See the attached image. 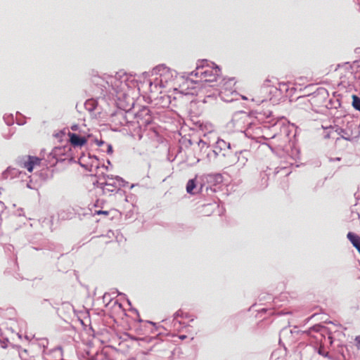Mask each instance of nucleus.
<instances>
[{
  "instance_id": "nucleus-1",
  "label": "nucleus",
  "mask_w": 360,
  "mask_h": 360,
  "mask_svg": "<svg viewBox=\"0 0 360 360\" xmlns=\"http://www.w3.org/2000/svg\"><path fill=\"white\" fill-rule=\"evenodd\" d=\"M225 129L228 133L240 132L245 136L256 139L262 127L250 121L248 112L240 110L235 112L231 119L226 124Z\"/></svg>"
},
{
  "instance_id": "nucleus-2",
  "label": "nucleus",
  "mask_w": 360,
  "mask_h": 360,
  "mask_svg": "<svg viewBox=\"0 0 360 360\" xmlns=\"http://www.w3.org/2000/svg\"><path fill=\"white\" fill-rule=\"evenodd\" d=\"M255 117L264 123V127H266V131H270L271 139L276 137L287 136L288 135V126L286 124V120L283 117L278 118L276 120L272 117V111L255 110Z\"/></svg>"
},
{
  "instance_id": "nucleus-3",
  "label": "nucleus",
  "mask_w": 360,
  "mask_h": 360,
  "mask_svg": "<svg viewBox=\"0 0 360 360\" xmlns=\"http://www.w3.org/2000/svg\"><path fill=\"white\" fill-rule=\"evenodd\" d=\"M151 75H155L156 77L153 81L148 79L146 82L150 91H156L159 89L172 88V82L176 78L177 72L165 64H160L152 70Z\"/></svg>"
},
{
  "instance_id": "nucleus-4",
  "label": "nucleus",
  "mask_w": 360,
  "mask_h": 360,
  "mask_svg": "<svg viewBox=\"0 0 360 360\" xmlns=\"http://www.w3.org/2000/svg\"><path fill=\"white\" fill-rule=\"evenodd\" d=\"M191 76L194 75L196 77H200V81L203 79L205 82H214L221 79V69L212 61L206 59L198 60L196 65V68L190 74Z\"/></svg>"
},
{
  "instance_id": "nucleus-5",
  "label": "nucleus",
  "mask_w": 360,
  "mask_h": 360,
  "mask_svg": "<svg viewBox=\"0 0 360 360\" xmlns=\"http://www.w3.org/2000/svg\"><path fill=\"white\" fill-rule=\"evenodd\" d=\"M238 153L236 145L221 138H218L212 146L213 158L222 159L225 165H231L235 163Z\"/></svg>"
},
{
  "instance_id": "nucleus-6",
  "label": "nucleus",
  "mask_w": 360,
  "mask_h": 360,
  "mask_svg": "<svg viewBox=\"0 0 360 360\" xmlns=\"http://www.w3.org/2000/svg\"><path fill=\"white\" fill-rule=\"evenodd\" d=\"M128 182L119 176L105 175L103 181L99 179L94 183V186L102 191L103 194L112 193L124 194L122 187H125Z\"/></svg>"
},
{
  "instance_id": "nucleus-7",
  "label": "nucleus",
  "mask_w": 360,
  "mask_h": 360,
  "mask_svg": "<svg viewBox=\"0 0 360 360\" xmlns=\"http://www.w3.org/2000/svg\"><path fill=\"white\" fill-rule=\"evenodd\" d=\"M96 88L101 90V97H105L110 94L114 96V93H122L124 87L127 86L125 82L120 81L114 77H110L109 81H105L101 78H97Z\"/></svg>"
},
{
  "instance_id": "nucleus-8",
  "label": "nucleus",
  "mask_w": 360,
  "mask_h": 360,
  "mask_svg": "<svg viewBox=\"0 0 360 360\" xmlns=\"http://www.w3.org/2000/svg\"><path fill=\"white\" fill-rule=\"evenodd\" d=\"M340 71V84L344 86H351L354 80V67L349 63H345L338 65Z\"/></svg>"
},
{
  "instance_id": "nucleus-9",
  "label": "nucleus",
  "mask_w": 360,
  "mask_h": 360,
  "mask_svg": "<svg viewBox=\"0 0 360 360\" xmlns=\"http://www.w3.org/2000/svg\"><path fill=\"white\" fill-rule=\"evenodd\" d=\"M186 192L191 195H195L198 193H203L204 188H205L207 193L209 189L212 192H215L216 191L215 188H212V186H205L202 176L198 179L195 178L189 179L186 184Z\"/></svg>"
},
{
  "instance_id": "nucleus-10",
  "label": "nucleus",
  "mask_w": 360,
  "mask_h": 360,
  "mask_svg": "<svg viewBox=\"0 0 360 360\" xmlns=\"http://www.w3.org/2000/svg\"><path fill=\"white\" fill-rule=\"evenodd\" d=\"M278 89L268 84H264L261 86L257 94L252 98V101L257 105L267 103L271 99V95L276 93Z\"/></svg>"
},
{
  "instance_id": "nucleus-11",
  "label": "nucleus",
  "mask_w": 360,
  "mask_h": 360,
  "mask_svg": "<svg viewBox=\"0 0 360 360\" xmlns=\"http://www.w3.org/2000/svg\"><path fill=\"white\" fill-rule=\"evenodd\" d=\"M234 79H229L228 82H225L221 89L220 93H221V97L223 101H224L226 103H231L233 101H238L240 98L243 100H247L248 98L244 96H240L239 94H238L236 91H230V97L226 98V96H228L227 92L228 87L231 86L232 84H234Z\"/></svg>"
},
{
  "instance_id": "nucleus-12",
  "label": "nucleus",
  "mask_w": 360,
  "mask_h": 360,
  "mask_svg": "<svg viewBox=\"0 0 360 360\" xmlns=\"http://www.w3.org/2000/svg\"><path fill=\"white\" fill-rule=\"evenodd\" d=\"M335 131L337 135H340L342 139L349 141L357 137L359 134L357 125L354 123L350 124L349 127L346 129H342L337 125Z\"/></svg>"
},
{
  "instance_id": "nucleus-13",
  "label": "nucleus",
  "mask_w": 360,
  "mask_h": 360,
  "mask_svg": "<svg viewBox=\"0 0 360 360\" xmlns=\"http://www.w3.org/2000/svg\"><path fill=\"white\" fill-rule=\"evenodd\" d=\"M68 151V147H55L53 148L51 152L49 153L48 156V160L49 162L51 161V160H55L56 161L53 162V165H55L58 162H61L65 160V158H63L62 157L63 155H65L66 152Z\"/></svg>"
},
{
  "instance_id": "nucleus-14",
  "label": "nucleus",
  "mask_w": 360,
  "mask_h": 360,
  "mask_svg": "<svg viewBox=\"0 0 360 360\" xmlns=\"http://www.w3.org/2000/svg\"><path fill=\"white\" fill-rule=\"evenodd\" d=\"M137 122L140 127L148 126L152 122V117L150 115V110L147 108H143L136 114Z\"/></svg>"
},
{
  "instance_id": "nucleus-15",
  "label": "nucleus",
  "mask_w": 360,
  "mask_h": 360,
  "mask_svg": "<svg viewBox=\"0 0 360 360\" xmlns=\"http://www.w3.org/2000/svg\"><path fill=\"white\" fill-rule=\"evenodd\" d=\"M178 318L188 319L191 322L194 321V318L188 313L184 312L181 309L176 311L173 315L174 326L177 328L176 325L183 326L184 327L187 326L184 322L178 321Z\"/></svg>"
},
{
  "instance_id": "nucleus-16",
  "label": "nucleus",
  "mask_w": 360,
  "mask_h": 360,
  "mask_svg": "<svg viewBox=\"0 0 360 360\" xmlns=\"http://www.w3.org/2000/svg\"><path fill=\"white\" fill-rule=\"evenodd\" d=\"M197 143L200 149L201 157L206 156L209 160H211L213 158L212 147L211 148L207 143L202 139H200Z\"/></svg>"
},
{
  "instance_id": "nucleus-17",
  "label": "nucleus",
  "mask_w": 360,
  "mask_h": 360,
  "mask_svg": "<svg viewBox=\"0 0 360 360\" xmlns=\"http://www.w3.org/2000/svg\"><path fill=\"white\" fill-rule=\"evenodd\" d=\"M69 141L74 147H81L85 145L87 142V139L85 136H82L75 133H69Z\"/></svg>"
},
{
  "instance_id": "nucleus-18",
  "label": "nucleus",
  "mask_w": 360,
  "mask_h": 360,
  "mask_svg": "<svg viewBox=\"0 0 360 360\" xmlns=\"http://www.w3.org/2000/svg\"><path fill=\"white\" fill-rule=\"evenodd\" d=\"M238 153L236 155V160L235 162L238 163V167H243L251 156L250 151L248 150H238Z\"/></svg>"
},
{
  "instance_id": "nucleus-19",
  "label": "nucleus",
  "mask_w": 360,
  "mask_h": 360,
  "mask_svg": "<svg viewBox=\"0 0 360 360\" xmlns=\"http://www.w3.org/2000/svg\"><path fill=\"white\" fill-rule=\"evenodd\" d=\"M204 178V183L205 182L217 186L223 181V176L221 174H209L202 176Z\"/></svg>"
},
{
  "instance_id": "nucleus-20",
  "label": "nucleus",
  "mask_w": 360,
  "mask_h": 360,
  "mask_svg": "<svg viewBox=\"0 0 360 360\" xmlns=\"http://www.w3.org/2000/svg\"><path fill=\"white\" fill-rule=\"evenodd\" d=\"M269 174L266 173V171L260 172L259 179L256 184V188L257 190H263L268 186Z\"/></svg>"
},
{
  "instance_id": "nucleus-21",
  "label": "nucleus",
  "mask_w": 360,
  "mask_h": 360,
  "mask_svg": "<svg viewBox=\"0 0 360 360\" xmlns=\"http://www.w3.org/2000/svg\"><path fill=\"white\" fill-rule=\"evenodd\" d=\"M22 172L14 167H8L3 173L2 178L4 179H13L19 177Z\"/></svg>"
},
{
  "instance_id": "nucleus-22",
  "label": "nucleus",
  "mask_w": 360,
  "mask_h": 360,
  "mask_svg": "<svg viewBox=\"0 0 360 360\" xmlns=\"http://www.w3.org/2000/svg\"><path fill=\"white\" fill-rule=\"evenodd\" d=\"M347 238L360 254V236L353 232H349Z\"/></svg>"
},
{
  "instance_id": "nucleus-23",
  "label": "nucleus",
  "mask_w": 360,
  "mask_h": 360,
  "mask_svg": "<svg viewBox=\"0 0 360 360\" xmlns=\"http://www.w3.org/2000/svg\"><path fill=\"white\" fill-rule=\"evenodd\" d=\"M322 127L324 129L323 136L325 139H336L335 135L336 134L335 127H337V125H329L328 127Z\"/></svg>"
},
{
  "instance_id": "nucleus-24",
  "label": "nucleus",
  "mask_w": 360,
  "mask_h": 360,
  "mask_svg": "<svg viewBox=\"0 0 360 360\" xmlns=\"http://www.w3.org/2000/svg\"><path fill=\"white\" fill-rule=\"evenodd\" d=\"M33 249L36 250H43V249H47L49 250H53L55 248V245L53 243H51L47 241L43 242L38 247H32Z\"/></svg>"
},
{
  "instance_id": "nucleus-25",
  "label": "nucleus",
  "mask_w": 360,
  "mask_h": 360,
  "mask_svg": "<svg viewBox=\"0 0 360 360\" xmlns=\"http://www.w3.org/2000/svg\"><path fill=\"white\" fill-rule=\"evenodd\" d=\"M96 105L97 103L94 99L87 100L84 103L85 108L89 111H94L96 109Z\"/></svg>"
},
{
  "instance_id": "nucleus-26",
  "label": "nucleus",
  "mask_w": 360,
  "mask_h": 360,
  "mask_svg": "<svg viewBox=\"0 0 360 360\" xmlns=\"http://www.w3.org/2000/svg\"><path fill=\"white\" fill-rule=\"evenodd\" d=\"M296 328L297 327H295L294 330H292L290 328H283L280 333V340L281 339V338H285L288 334L292 335L294 333H299V331L295 330Z\"/></svg>"
},
{
  "instance_id": "nucleus-27",
  "label": "nucleus",
  "mask_w": 360,
  "mask_h": 360,
  "mask_svg": "<svg viewBox=\"0 0 360 360\" xmlns=\"http://www.w3.org/2000/svg\"><path fill=\"white\" fill-rule=\"evenodd\" d=\"M280 172H282L285 176H288L291 173V171L285 166H278L275 169V174H278Z\"/></svg>"
},
{
  "instance_id": "nucleus-28",
  "label": "nucleus",
  "mask_w": 360,
  "mask_h": 360,
  "mask_svg": "<svg viewBox=\"0 0 360 360\" xmlns=\"http://www.w3.org/2000/svg\"><path fill=\"white\" fill-rule=\"evenodd\" d=\"M84 155H82L79 159L78 163L82 167L85 168L86 170L91 171V167L94 166L93 164L89 165L85 163L84 160Z\"/></svg>"
},
{
  "instance_id": "nucleus-29",
  "label": "nucleus",
  "mask_w": 360,
  "mask_h": 360,
  "mask_svg": "<svg viewBox=\"0 0 360 360\" xmlns=\"http://www.w3.org/2000/svg\"><path fill=\"white\" fill-rule=\"evenodd\" d=\"M352 106L355 110L360 111V98L356 95H352Z\"/></svg>"
},
{
  "instance_id": "nucleus-30",
  "label": "nucleus",
  "mask_w": 360,
  "mask_h": 360,
  "mask_svg": "<svg viewBox=\"0 0 360 360\" xmlns=\"http://www.w3.org/2000/svg\"><path fill=\"white\" fill-rule=\"evenodd\" d=\"M4 120L8 126H11L14 123V117L13 114H6L4 115Z\"/></svg>"
},
{
  "instance_id": "nucleus-31",
  "label": "nucleus",
  "mask_w": 360,
  "mask_h": 360,
  "mask_svg": "<svg viewBox=\"0 0 360 360\" xmlns=\"http://www.w3.org/2000/svg\"><path fill=\"white\" fill-rule=\"evenodd\" d=\"M322 328V326L317 324L304 331L303 333L310 335L311 332H319Z\"/></svg>"
},
{
  "instance_id": "nucleus-32",
  "label": "nucleus",
  "mask_w": 360,
  "mask_h": 360,
  "mask_svg": "<svg viewBox=\"0 0 360 360\" xmlns=\"http://www.w3.org/2000/svg\"><path fill=\"white\" fill-rule=\"evenodd\" d=\"M34 167V163H33L32 161L29 159H27V160L23 163V167L26 168L30 172L33 171Z\"/></svg>"
},
{
  "instance_id": "nucleus-33",
  "label": "nucleus",
  "mask_w": 360,
  "mask_h": 360,
  "mask_svg": "<svg viewBox=\"0 0 360 360\" xmlns=\"http://www.w3.org/2000/svg\"><path fill=\"white\" fill-rule=\"evenodd\" d=\"M317 352L319 355L321 356H323L324 357H326V358H328V359H330V356H329V353L328 352H326L324 350V347L323 346H320L318 349H317Z\"/></svg>"
},
{
  "instance_id": "nucleus-34",
  "label": "nucleus",
  "mask_w": 360,
  "mask_h": 360,
  "mask_svg": "<svg viewBox=\"0 0 360 360\" xmlns=\"http://www.w3.org/2000/svg\"><path fill=\"white\" fill-rule=\"evenodd\" d=\"M264 134L261 136H259V134H258L257 135L258 137L256 139H259V138H262L264 139H271L270 136L272 134L271 132L270 131H266V129H267L266 127H264ZM259 132H261V131ZM259 134H260V133H259Z\"/></svg>"
},
{
  "instance_id": "nucleus-35",
  "label": "nucleus",
  "mask_w": 360,
  "mask_h": 360,
  "mask_svg": "<svg viewBox=\"0 0 360 360\" xmlns=\"http://www.w3.org/2000/svg\"><path fill=\"white\" fill-rule=\"evenodd\" d=\"M18 353L21 360H28V354L27 349H21L19 350Z\"/></svg>"
},
{
  "instance_id": "nucleus-36",
  "label": "nucleus",
  "mask_w": 360,
  "mask_h": 360,
  "mask_svg": "<svg viewBox=\"0 0 360 360\" xmlns=\"http://www.w3.org/2000/svg\"><path fill=\"white\" fill-rule=\"evenodd\" d=\"M27 159L32 161V162L34 163V166L39 165V163L41 162V159L37 157H35V156L28 155Z\"/></svg>"
},
{
  "instance_id": "nucleus-37",
  "label": "nucleus",
  "mask_w": 360,
  "mask_h": 360,
  "mask_svg": "<svg viewBox=\"0 0 360 360\" xmlns=\"http://www.w3.org/2000/svg\"><path fill=\"white\" fill-rule=\"evenodd\" d=\"M9 341L7 338L0 339V347L3 349H6L8 346Z\"/></svg>"
},
{
  "instance_id": "nucleus-38",
  "label": "nucleus",
  "mask_w": 360,
  "mask_h": 360,
  "mask_svg": "<svg viewBox=\"0 0 360 360\" xmlns=\"http://www.w3.org/2000/svg\"><path fill=\"white\" fill-rule=\"evenodd\" d=\"M105 146H106V150H105L106 153L108 154H112L113 152L112 145L110 143H106Z\"/></svg>"
},
{
  "instance_id": "nucleus-39",
  "label": "nucleus",
  "mask_w": 360,
  "mask_h": 360,
  "mask_svg": "<svg viewBox=\"0 0 360 360\" xmlns=\"http://www.w3.org/2000/svg\"><path fill=\"white\" fill-rule=\"evenodd\" d=\"M14 131H13L12 129H9V132L8 134H4L3 136L4 139H10L11 138V136L13 135L14 134Z\"/></svg>"
},
{
  "instance_id": "nucleus-40",
  "label": "nucleus",
  "mask_w": 360,
  "mask_h": 360,
  "mask_svg": "<svg viewBox=\"0 0 360 360\" xmlns=\"http://www.w3.org/2000/svg\"><path fill=\"white\" fill-rule=\"evenodd\" d=\"M95 142H96L97 146H101V147L106 145L105 141H103V140H98V139H95Z\"/></svg>"
},
{
  "instance_id": "nucleus-41",
  "label": "nucleus",
  "mask_w": 360,
  "mask_h": 360,
  "mask_svg": "<svg viewBox=\"0 0 360 360\" xmlns=\"http://www.w3.org/2000/svg\"><path fill=\"white\" fill-rule=\"evenodd\" d=\"M356 346L358 349L360 348V335H358L355 338Z\"/></svg>"
},
{
  "instance_id": "nucleus-42",
  "label": "nucleus",
  "mask_w": 360,
  "mask_h": 360,
  "mask_svg": "<svg viewBox=\"0 0 360 360\" xmlns=\"http://www.w3.org/2000/svg\"><path fill=\"white\" fill-rule=\"evenodd\" d=\"M16 123L18 124V125H23L25 124V121H22V120H18V119H16Z\"/></svg>"
},
{
  "instance_id": "nucleus-43",
  "label": "nucleus",
  "mask_w": 360,
  "mask_h": 360,
  "mask_svg": "<svg viewBox=\"0 0 360 360\" xmlns=\"http://www.w3.org/2000/svg\"><path fill=\"white\" fill-rule=\"evenodd\" d=\"M115 194L119 195L120 198H124L125 201H127L124 191V194H122V193H115Z\"/></svg>"
},
{
  "instance_id": "nucleus-44",
  "label": "nucleus",
  "mask_w": 360,
  "mask_h": 360,
  "mask_svg": "<svg viewBox=\"0 0 360 360\" xmlns=\"http://www.w3.org/2000/svg\"><path fill=\"white\" fill-rule=\"evenodd\" d=\"M27 187L30 189H34V187L32 186L31 181L27 184Z\"/></svg>"
},
{
  "instance_id": "nucleus-45",
  "label": "nucleus",
  "mask_w": 360,
  "mask_h": 360,
  "mask_svg": "<svg viewBox=\"0 0 360 360\" xmlns=\"http://www.w3.org/2000/svg\"><path fill=\"white\" fill-rule=\"evenodd\" d=\"M179 228H182L183 229H184L185 228H186V226L184 224H178L175 227V230H178V229Z\"/></svg>"
},
{
  "instance_id": "nucleus-46",
  "label": "nucleus",
  "mask_w": 360,
  "mask_h": 360,
  "mask_svg": "<svg viewBox=\"0 0 360 360\" xmlns=\"http://www.w3.org/2000/svg\"><path fill=\"white\" fill-rule=\"evenodd\" d=\"M179 228H182L183 229H184L185 228H186V226L184 224H178L175 227V230H178V229Z\"/></svg>"
},
{
  "instance_id": "nucleus-47",
  "label": "nucleus",
  "mask_w": 360,
  "mask_h": 360,
  "mask_svg": "<svg viewBox=\"0 0 360 360\" xmlns=\"http://www.w3.org/2000/svg\"><path fill=\"white\" fill-rule=\"evenodd\" d=\"M178 337L181 340H184L187 338V336L186 335H180Z\"/></svg>"
},
{
  "instance_id": "nucleus-48",
  "label": "nucleus",
  "mask_w": 360,
  "mask_h": 360,
  "mask_svg": "<svg viewBox=\"0 0 360 360\" xmlns=\"http://www.w3.org/2000/svg\"><path fill=\"white\" fill-rule=\"evenodd\" d=\"M142 75L144 77V78H147V77H148L150 76V73L148 72H143Z\"/></svg>"
},
{
  "instance_id": "nucleus-49",
  "label": "nucleus",
  "mask_w": 360,
  "mask_h": 360,
  "mask_svg": "<svg viewBox=\"0 0 360 360\" xmlns=\"http://www.w3.org/2000/svg\"><path fill=\"white\" fill-rule=\"evenodd\" d=\"M71 129H72V130H73V131H77V129H78V125H77V124H74V125H72V126L71 127Z\"/></svg>"
},
{
  "instance_id": "nucleus-50",
  "label": "nucleus",
  "mask_w": 360,
  "mask_h": 360,
  "mask_svg": "<svg viewBox=\"0 0 360 360\" xmlns=\"http://www.w3.org/2000/svg\"><path fill=\"white\" fill-rule=\"evenodd\" d=\"M340 160H341V158H330V162H333V161H335V160L340 161Z\"/></svg>"
},
{
  "instance_id": "nucleus-51",
  "label": "nucleus",
  "mask_w": 360,
  "mask_h": 360,
  "mask_svg": "<svg viewBox=\"0 0 360 360\" xmlns=\"http://www.w3.org/2000/svg\"><path fill=\"white\" fill-rule=\"evenodd\" d=\"M97 214H108V212L107 211H102V210H99L97 212Z\"/></svg>"
},
{
  "instance_id": "nucleus-52",
  "label": "nucleus",
  "mask_w": 360,
  "mask_h": 360,
  "mask_svg": "<svg viewBox=\"0 0 360 360\" xmlns=\"http://www.w3.org/2000/svg\"><path fill=\"white\" fill-rule=\"evenodd\" d=\"M88 158H89V159H91V158H95L96 160H98V159H97V158H96V156H94H94H91V155H89Z\"/></svg>"
},
{
  "instance_id": "nucleus-53",
  "label": "nucleus",
  "mask_w": 360,
  "mask_h": 360,
  "mask_svg": "<svg viewBox=\"0 0 360 360\" xmlns=\"http://www.w3.org/2000/svg\"><path fill=\"white\" fill-rule=\"evenodd\" d=\"M88 360H96V358L94 356H92V357L89 358Z\"/></svg>"
},
{
  "instance_id": "nucleus-54",
  "label": "nucleus",
  "mask_w": 360,
  "mask_h": 360,
  "mask_svg": "<svg viewBox=\"0 0 360 360\" xmlns=\"http://www.w3.org/2000/svg\"><path fill=\"white\" fill-rule=\"evenodd\" d=\"M49 302V300H47V299H44V300H43V303H44V302Z\"/></svg>"
},
{
  "instance_id": "nucleus-55",
  "label": "nucleus",
  "mask_w": 360,
  "mask_h": 360,
  "mask_svg": "<svg viewBox=\"0 0 360 360\" xmlns=\"http://www.w3.org/2000/svg\"><path fill=\"white\" fill-rule=\"evenodd\" d=\"M148 323H149L150 324L153 325V326H155V323H153V322H151V321H149Z\"/></svg>"
}]
</instances>
